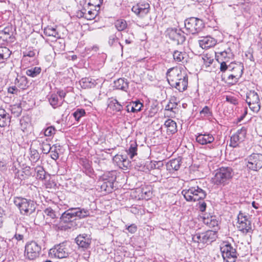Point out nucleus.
Segmentation results:
<instances>
[{"label": "nucleus", "instance_id": "f257e3e1", "mask_svg": "<svg viewBox=\"0 0 262 262\" xmlns=\"http://www.w3.org/2000/svg\"><path fill=\"white\" fill-rule=\"evenodd\" d=\"M169 84L179 92L186 90L188 85V77L178 68L169 69L166 73Z\"/></svg>", "mask_w": 262, "mask_h": 262}, {"label": "nucleus", "instance_id": "f03ea898", "mask_svg": "<svg viewBox=\"0 0 262 262\" xmlns=\"http://www.w3.org/2000/svg\"><path fill=\"white\" fill-rule=\"evenodd\" d=\"M15 205L19 209L21 214L29 215L33 213L36 209V204L34 201L23 198H16L14 199Z\"/></svg>", "mask_w": 262, "mask_h": 262}, {"label": "nucleus", "instance_id": "7ed1b4c3", "mask_svg": "<svg viewBox=\"0 0 262 262\" xmlns=\"http://www.w3.org/2000/svg\"><path fill=\"white\" fill-rule=\"evenodd\" d=\"M185 199L187 201L195 202L203 200L206 196V192L198 186L191 187L182 191Z\"/></svg>", "mask_w": 262, "mask_h": 262}, {"label": "nucleus", "instance_id": "20e7f679", "mask_svg": "<svg viewBox=\"0 0 262 262\" xmlns=\"http://www.w3.org/2000/svg\"><path fill=\"white\" fill-rule=\"evenodd\" d=\"M232 169L230 167H221L215 173L212 179L214 184L225 185L232 177Z\"/></svg>", "mask_w": 262, "mask_h": 262}, {"label": "nucleus", "instance_id": "39448f33", "mask_svg": "<svg viewBox=\"0 0 262 262\" xmlns=\"http://www.w3.org/2000/svg\"><path fill=\"white\" fill-rule=\"evenodd\" d=\"M217 237L216 232L208 230L204 233H197L192 235V241L197 243L208 244L215 240Z\"/></svg>", "mask_w": 262, "mask_h": 262}, {"label": "nucleus", "instance_id": "423d86ee", "mask_svg": "<svg viewBox=\"0 0 262 262\" xmlns=\"http://www.w3.org/2000/svg\"><path fill=\"white\" fill-rule=\"evenodd\" d=\"M245 161L247 167L249 170L257 171L262 168V154L253 153Z\"/></svg>", "mask_w": 262, "mask_h": 262}, {"label": "nucleus", "instance_id": "0eeeda50", "mask_svg": "<svg viewBox=\"0 0 262 262\" xmlns=\"http://www.w3.org/2000/svg\"><path fill=\"white\" fill-rule=\"evenodd\" d=\"M204 27L203 21L195 17H191L185 21V28L188 33L194 34L200 32Z\"/></svg>", "mask_w": 262, "mask_h": 262}, {"label": "nucleus", "instance_id": "6e6552de", "mask_svg": "<svg viewBox=\"0 0 262 262\" xmlns=\"http://www.w3.org/2000/svg\"><path fill=\"white\" fill-rule=\"evenodd\" d=\"M238 229L244 234L251 233L252 231L251 222L246 213L240 211L237 217Z\"/></svg>", "mask_w": 262, "mask_h": 262}, {"label": "nucleus", "instance_id": "1a4fd4ad", "mask_svg": "<svg viewBox=\"0 0 262 262\" xmlns=\"http://www.w3.org/2000/svg\"><path fill=\"white\" fill-rule=\"evenodd\" d=\"M246 102L253 112L257 113L260 108V100L257 93L250 91L247 94Z\"/></svg>", "mask_w": 262, "mask_h": 262}, {"label": "nucleus", "instance_id": "9d476101", "mask_svg": "<svg viewBox=\"0 0 262 262\" xmlns=\"http://www.w3.org/2000/svg\"><path fill=\"white\" fill-rule=\"evenodd\" d=\"M40 250V247L36 242H31L26 245L25 256L29 259H34L38 256Z\"/></svg>", "mask_w": 262, "mask_h": 262}, {"label": "nucleus", "instance_id": "9b49d317", "mask_svg": "<svg viewBox=\"0 0 262 262\" xmlns=\"http://www.w3.org/2000/svg\"><path fill=\"white\" fill-rule=\"evenodd\" d=\"M166 35L177 45L182 44L185 40L184 33L179 29L168 28L166 31Z\"/></svg>", "mask_w": 262, "mask_h": 262}, {"label": "nucleus", "instance_id": "f8f14e48", "mask_svg": "<svg viewBox=\"0 0 262 262\" xmlns=\"http://www.w3.org/2000/svg\"><path fill=\"white\" fill-rule=\"evenodd\" d=\"M149 8L150 6L148 3L143 2L138 3L134 6L132 10L138 16L143 17L148 13Z\"/></svg>", "mask_w": 262, "mask_h": 262}, {"label": "nucleus", "instance_id": "ddd939ff", "mask_svg": "<svg viewBox=\"0 0 262 262\" xmlns=\"http://www.w3.org/2000/svg\"><path fill=\"white\" fill-rule=\"evenodd\" d=\"M246 133V129L244 127L238 129L235 134L231 137L230 145L234 147H236L238 143L245 139Z\"/></svg>", "mask_w": 262, "mask_h": 262}, {"label": "nucleus", "instance_id": "4468645a", "mask_svg": "<svg viewBox=\"0 0 262 262\" xmlns=\"http://www.w3.org/2000/svg\"><path fill=\"white\" fill-rule=\"evenodd\" d=\"M97 9L90 8L89 10H87L85 8H83L77 12V16L79 18L84 17L88 20H92L98 15L99 9Z\"/></svg>", "mask_w": 262, "mask_h": 262}, {"label": "nucleus", "instance_id": "2eb2a0df", "mask_svg": "<svg viewBox=\"0 0 262 262\" xmlns=\"http://www.w3.org/2000/svg\"><path fill=\"white\" fill-rule=\"evenodd\" d=\"M54 253L55 256L59 258H63L67 257L69 254V249L64 243L60 244L55 246L52 250Z\"/></svg>", "mask_w": 262, "mask_h": 262}, {"label": "nucleus", "instance_id": "dca6fc26", "mask_svg": "<svg viewBox=\"0 0 262 262\" xmlns=\"http://www.w3.org/2000/svg\"><path fill=\"white\" fill-rule=\"evenodd\" d=\"M221 251L224 260L230 257H236L235 249L229 244H224L221 247Z\"/></svg>", "mask_w": 262, "mask_h": 262}, {"label": "nucleus", "instance_id": "f3484780", "mask_svg": "<svg viewBox=\"0 0 262 262\" xmlns=\"http://www.w3.org/2000/svg\"><path fill=\"white\" fill-rule=\"evenodd\" d=\"M235 71V72L233 74H231L228 76V80L231 81H229V83L234 84L237 82L238 78L242 76L243 73V67L239 64H235V66H233L232 68V70Z\"/></svg>", "mask_w": 262, "mask_h": 262}, {"label": "nucleus", "instance_id": "a211bd4d", "mask_svg": "<svg viewBox=\"0 0 262 262\" xmlns=\"http://www.w3.org/2000/svg\"><path fill=\"white\" fill-rule=\"evenodd\" d=\"M114 162L122 169H126L129 166L130 162L126 156L116 155L113 158Z\"/></svg>", "mask_w": 262, "mask_h": 262}, {"label": "nucleus", "instance_id": "6ab92c4d", "mask_svg": "<svg viewBox=\"0 0 262 262\" xmlns=\"http://www.w3.org/2000/svg\"><path fill=\"white\" fill-rule=\"evenodd\" d=\"M216 42L214 38L208 36L201 37L199 40V45L202 49H207L215 46Z\"/></svg>", "mask_w": 262, "mask_h": 262}, {"label": "nucleus", "instance_id": "aec40b11", "mask_svg": "<svg viewBox=\"0 0 262 262\" xmlns=\"http://www.w3.org/2000/svg\"><path fill=\"white\" fill-rule=\"evenodd\" d=\"M233 55L230 48H228L222 52L216 53V60L217 61H223L229 62L232 58Z\"/></svg>", "mask_w": 262, "mask_h": 262}, {"label": "nucleus", "instance_id": "412c9836", "mask_svg": "<svg viewBox=\"0 0 262 262\" xmlns=\"http://www.w3.org/2000/svg\"><path fill=\"white\" fill-rule=\"evenodd\" d=\"M214 140L213 136L210 134H199L196 137V141L199 144L205 145L212 143Z\"/></svg>", "mask_w": 262, "mask_h": 262}, {"label": "nucleus", "instance_id": "4be33fe9", "mask_svg": "<svg viewBox=\"0 0 262 262\" xmlns=\"http://www.w3.org/2000/svg\"><path fill=\"white\" fill-rule=\"evenodd\" d=\"M181 165V160L178 158L170 160L167 163L166 166L167 170L171 172L178 170L180 168Z\"/></svg>", "mask_w": 262, "mask_h": 262}, {"label": "nucleus", "instance_id": "5701e85b", "mask_svg": "<svg viewBox=\"0 0 262 262\" xmlns=\"http://www.w3.org/2000/svg\"><path fill=\"white\" fill-rule=\"evenodd\" d=\"M11 53V51L8 48H0V69L4 67L5 61L10 57Z\"/></svg>", "mask_w": 262, "mask_h": 262}, {"label": "nucleus", "instance_id": "b1692460", "mask_svg": "<svg viewBox=\"0 0 262 262\" xmlns=\"http://www.w3.org/2000/svg\"><path fill=\"white\" fill-rule=\"evenodd\" d=\"M38 141L41 145V149L43 154H48L52 149L50 140L46 137H40Z\"/></svg>", "mask_w": 262, "mask_h": 262}, {"label": "nucleus", "instance_id": "393cba45", "mask_svg": "<svg viewBox=\"0 0 262 262\" xmlns=\"http://www.w3.org/2000/svg\"><path fill=\"white\" fill-rule=\"evenodd\" d=\"M64 100H60L59 97L56 94H52L49 97V102L54 108H56L61 106Z\"/></svg>", "mask_w": 262, "mask_h": 262}, {"label": "nucleus", "instance_id": "a878e982", "mask_svg": "<svg viewBox=\"0 0 262 262\" xmlns=\"http://www.w3.org/2000/svg\"><path fill=\"white\" fill-rule=\"evenodd\" d=\"M108 107L115 112H120L123 109V104L117 99L111 98L110 99Z\"/></svg>", "mask_w": 262, "mask_h": 262}, {"label": "nucleus", "instance_id": "bb28decb", "mask_svg": "<svg viewBox=\"0 0 262 262\" xmlns=\"http://www.w3.org/2000/svg\"><path fill=\"white\" fill-rule=\"evenodd\" d=\"M173 58L177 62L184 63L186 61L187 55L184 52H181L178 50L174 51L173 53Z\"/></svg>", "mask_w": 262, "mask_h": 262}, {"label": "nucleus", "instance_id": "cd10ccee", "mask_svg": "<svg viewBox=\"0 0 262 262\" xmlns=\"http://www.w3.org/2000/svg\"><path fill=\"white\" fill-rule=\"evenodd\" d=\"M103 179H104L103 178ZM99 183L100 184V188L101 191L110 192L113 190L114 187V183L113 181L104 180V181H100Z\"/></svg>", "mask_w": 262, "mask_h": 262}, {"label": "nucleus", "instance_id": "c85d7f7f", "mask_svg": "<svg viewBox=\"0 0 262 262\" xmlns=\"http://www.w3.org/2000/svg\"><path fill=\"white\" fill-rule=\"evenodd\" d=\"M167 129V132L171 134L175 133L177 130V124L175 121L171 119H167L164 123Z\"/></svg>", "mask_w": 262, "mask_h": 262}, {"label": "nucleus", "instance_id": "c756f323", "mask_svg": "<svg viewBox=\"0 0 262 262\" xmlns=\"http://www.w3.org/2000/svg\"><path fill=\"white\" fill-rule=\"evenodd\" d=\"M9 115L6 111L0 107V126L4 127L9 122Z\"/></svg>", "mask_w": 262, "mask_h": 262}, {"label": "nucleus", "instance_id": "7c9ffc66", "mask_svg": "<svg viewBox=\"0 0 262 262\" xmlns=\"http://www.w3.org/2000/svg\"><path fill=\"white\" fill-rule=\"evenodd\" d=\"M76 242L77 244L82 248H86L90 245V241L88 238H86L83 236L79 235L76 239Z\"/></svg>", "mask_w": 262, "mask_h": 262}, {"label": "nucleus", "instance_id": "2f4dec72", "mask_svg": "<svg viewBox=\"0 0 262 262\" xmlns=\"http://www.w3.org/2000/svg\"><path fill=\"white\" fill-rule=\"evenodd\" d=\"M114 87L117 89L125 90L128 88V83L124 79L119 78L115 81Z\"/></svg>", "mask_w": 262, "mask_h": 262}, {"label": "nucleus", "instance_id": "473e14b6", "mask_svg": "<svg viewBox=\"0 0 262 262\" xmlns=\"http://www.w3.org/2000/svg\"><path fill=\"white\" fill-rule=\"evenodd\" d=\"M202 58L203 60V66L206 68L209 67L213 61V56L210 54L206 53L203 54L202 55Z\"/></svg>", "mask_w": 262, "mask_h": 262}, {"label": "nucleus", "instance_id": "72a5a7b5", "mask_svg": "<svg viewBox=\"0 0 262 262\" xmlns=\"http://www.w3.org/2000/svg\"><path fill=\"white\" fill-rule=\"evenodd\" d=\"M44 33L48 36H53L55 38L59 37V34L57 32L56 29L51 27H47L44 29Z\"/></svg>", "mask_w": 262, "mask_h": 262}, {"label": "nucleus", "instance_id": "f704fd0d", "mask_svg": "<svg viewBox=\"0 0 262 262\" xmlns=\"http://www.w3.org/2000/svg\"><path fill=\"white\" fill-rule=\"evenodd\" d=\"M137 145L136 142H132L130 144L129 149L127 150L128 155L130 159H133L137 153Z\"/></svg>", "mask_w": 262, "mask_h": 262}, {"label": "nucleus", "instance_id": "c9c22d12", "mask_svg": "<svg viewBox=\"0 0 262 262\" xmlns=\"http://www.w3.org/2000/svg\"><path fill=\"white\" fill-rule=\"evenodd\" d=\"M73 219L74 217L72 216L69 209L62 213L60 217L61 222L64 223H69Z\"/></svg>", "mask_w": 262, "mask_h": 262}, {"label": "nucleus", "instance_id": "e433bc0d", "mask_svg": "<svg viewBox=\"0 0 262 262\" xmlns=\"http://www.w3.org/2000/svg\"><path fill=\"white\" fill-rule=\"evenodd\" d=\"M41 72V69L39 67H34L27 70L26 74L28 76L35 77Z\"/></svg>", "mask_w": 262, "mask_h": 262}, {"label": "nucleus", "instance_id": "4c0bfd02", "mask_svg": "<svg viewBox=\"0 0 262 262\" xmlns=\"http://www.w3.org/2000/svg\"><path fill=\"white\" fill-rule=\"evenodd\" d=\"M108 42L109 45L111 46H115L117 43H118L120 47H121L122 52H123V46L119 42H118V38H117V37L116 36V35L113 34V35H111L109 37V39H108Z\"/></svg>", "mask_w": 262, "mask_h": 262}, {"label": "nucleus", "instance_id": "58836bf2", "mask_svg": "<svg viewBox=\"0 0 262 262\" xmlns=\"http://www.w3.org/2000/svg\"><path fill=\"white\" fill-rule=\"evenodd\" d=\"M218 62L220 63V70L223 72H225L228 69H230V70H232V68L235 66V64H236V63H231L227 66V61H218Z\"/></svg>", "mask_w": 262, "mask_h": 262}, {"label": "nucleus", "instance_id": "ea45409f", "mask_svg": "<svg viewBox=\"0 0 262 262\" xmlns=\"http://www.w3.org/2000/svg\"><path fill=\"white\" fill-rule=\"evenodd\" d=\"M10 38V28L6 27L3 30L0 31V38L7 40Z\"/></svg>", "mask_w": 262, "mask_h": 262}, {"label": "nucleus", "instance_id": "a19ab883", "mask_svg": "<svg viewBox=\"0 0 262 262\" xmlns=\"http://www.w3.org/2000/svg\"><path fill=\"white\" fill-rule=\"evenodd\" d=\"M80 84L81 87L84 89L91 88L94 85V83L91 82L88 78H82L80 81Z\"/></svg>", "mask_w": 262, "mask_h": 262}, {"label": "nucleus", "instance_id": "79ce46f5", "mask_svg": "<svg viewBox=\"0 0 262 262\" xmlns=\"http://www.w3.org/2000/svg\"><path fill=\"white\" fill-rule=\"evenodd\" d=\"M115 26L118 31H121L126 28L127 24L125 20L120 19L116 21Z\"/></svg>", "mask_w": 262, "mask_h": 262}, {"label": "nucleus", "instance_id": "37998d69", "mask_svg": "<svg viewBox=\"0 0 262 262\" xmlns=\"http://www.w3.org/2000/svg\"><path fill=\"white\" fill-rule=\"evenodd\" d=\"M78 218L82 219L90 215V211L88 209L81 208H77Z\"/></svg>", "mask_w": 262, "mask_h": 262}, {"label": "nucleus", "instance_id": "c03bdc74", "mask_svg": "<svg viewBox=\"0 0 262 262\" xmlns=\"http://www.w3.org/2000/svg\"><path fill=\"white\" fill-rule=\"evenodd\" d=\"M208 220L209 219H204V223L208 225L209 227H214L217 226L218 222L216 220L212 219V216L211 217L210 222H208Z\"/></svg>", "mask_w": 262, "mask_h": 262}, {"label": "nucleus", "instance_id": "a18cd8bd", "mask_svg": "<svg viewBox=\"0 0 262 262\" xmlns=\"http://www.w3.org/2000/svg\"><path fill=\"white\" fill-rule=\"evenodd\" d=\"M56 129L54 127L51 126L47 127L44 131L45 137H51L55 133Z\"/></svg>", "mask_w": 262, "mask_h": 262}, {"label": "nucleus", "instance_id": "49530a36", "mask_svg": "<svg viewBox=\"0 0 262 262\" xmlns=\"http://www.w3.org/2000/svg\"><path fill=\"white\" fill-rule=\"evenodd\" d=\"M103 0H89L88 5L99 9L100 6Z\"/></svg>", "mask_w": 262, "mask_h": 262}, {"label": "nucleus", "instance_id": "de8ad7c7", "mask_svg": "<svg viewBox=\"0 0 262 262\" xmlns=\"http://www.w3.org/2000/svg\"><path fill=\"white\" fill-rule=\"evenodd\" d=\"M85 111L83 109H78L74 113L73 116L77 121H78L80 118L83 116L85 114Z\"/></svg>", "mask_w": 262, "mask_h": 262}, {"label": "nucleus", "instance_id": "09e8293b", "mask_svg": "<svg viewBox=\"0 0 262 262\" xmlns=\"http://www.w3.org/2000/svg\"><path fill=\"white\" fill-rule=\"evenodd\" d=\"M45 185L46 187L49 189H55L57 187L56 183L52 179H50L47 181L45 183Z\"/></svg>", "mask_w": 262, "mask_h": 262}, {"label": "nucleus", "instance_id": "8fccbe9b", "mask_svg": "<svg viewBox=\"0 0 262 262\" xmlns=\"http://www.w3.org/2000/svg\"><path fill=\"white\" fill-rule=\"evenodd\" d=\"M37 169V177L39 179L43 180L45 178V171L42 167L39 166L36 168Z\"/></svg>", "mask_w": 262, "mask_h": 262}, {"label": "nucleus", "instance_id": "3c124183", "mask_svg": "<svg viewBox=\"0 0 262 262\" xmlns=\"http://www.w3.org/2000/svg\"><path fill=\"white\" fill-rule=\"evenodd\" d=\"M44 213L51 219H54L56 217L55 212L51 208H48L45 209Z\"/></svg>", "mask_w": 262, "mask_h": 262}, {"label": "nucleus", "instance_id": "603ef678", "mask_svg": "<svg viewBox=\"0 0 262 262\" xmlns=\"http://www.w3.org/2000/svg\"><path fill=\"white\" fill-rule=\"evenodd\" d=\"M132 104H134V107H135V110L136 113L141 110V108L143 106V104L139 101L132 102Z\"/></svg>", "mask_w": 262, "mask_h": 262}, {"label": "nucleus", "instance_id": "864d4df0", "mask_svg": "<svg viewBox=\"0 0 262 262\" xmlns=\"http://www.w3.org/2000/svg\"><path fill=\"white\" fill-rule=\"evenodd\" d=\"M31 159L34 162H36L39 159V154L37 150L31 151Z\"/></svg>", "mask_w": 262, "mask_h": 262}, {"label": "nucleus", "instance_id": "5fc2aeb1", "mask_svg": "<svg viewBox=\"0 0 262 262\" xmlns=\"http://www.w3.org/2000/svg\"><path fill=\"white\" fill-rule=\"evenodd\" d=\"M226 99L227 101L231 104L235 105L238 103L237 99L232 96H226Z\"/></svg>", "mask_w": 262, "mask_h": 262}, {"label": "nucleus", "instance_id": "6e6d98bb", "mask_svg": "<svg viewBox=\"0 0 262 262\" xmlns=\"http://www.w3.org/2000/svg\"><path fill=\"white\" fill-rule=\"evenodd\" d=\"M200 114L204 116H209L210 114V112L209 107L207 106H205L203 110L200 112Z\"/></svg>", "mask_w": 262, "mask_h": 262}, {"label": "nucleus", "instance_id": "4d7b16f0", "mask_svg": "<svg viewBox=\"0 0 262 262\" xmlns=\"http://www.w3.org/2000/svg\"><path fill=\"white\" fill-rule=\"evenodd\" d=\"M126 108L127 112L136 113L135 110V107H134V104H132V102H130L126 105Z\"/></svg>", "mask_w": 262, "mask_h": 262}, {"label": "nucleus", "instance_id": "13d9d810", "mask_svg": "<svg viewBox=\"0 0 262 262\" xmlns=\"http://www.w3.org/2000/svg\"><path fill=\"white\" fill-rule=\"evenodd\" d=\"M69 210L71 213L72 214V216L74 217V219L76 217H78L77 208H72L69 209Z\"/></svg>", "mask_w": 262, "mask_h": 262}, {"label": "nucleus", "instance_id": "bf43d9fd", "mask_svg": "<svg viewBox=\"0 0 262 262\" xmlns=\"http://www.w3.org/2000/svg\"><path fill=\"white\" fill-rule=\"evenodd\" d=\"M127 230L129 232L131 233H134L136 232L137 228V226L135 224H132L130 226H129L127 228Z\"/></svg>", "mask_w": 262, "mask_h": 262}, {"label": "nucleus", "instance_id": "052dcab7", "mask_svg": "<svg viewBox=\"0 0 262 262\" xmlns=\"http://www.w3.org/2000/svg\"><path fill=\"white\" fill-rule=\"evenodd\" d=\"M56 94L58 95L60 100H63L64 98L66 96V93L64 91H62V90L58 91Z\"/></svg>", "mask_w": 262, "mask_h": 262}, {"label": "nucleus", "instance_id": "680f3d73", "mask_svg": "<svg viewBox=\"0 0 262 262\" xmlns=\"http://www.w3.org/2000/svg\"><path fill=\"white\" fill-rule=\"evenodd\" d=\"M177 105V103H169L166 106V109L167 110L172 111L173 109L175 108Z\"/></svg>", "mask_w": 262, "mask_h": 262}, {"label": "nucleus", "instance_id": "e2e57ef3", "mask_svg": "<svg viewBox=\"0 0 262 262\" xmlns=\"http://www.w3.org/2000/svg\"><path fill=\"white\" fill-rule=\"evenodd\" d=\"M51 157L53 160H57L59 157L58 151L51 150Z\"/></svg>", "mask_w": 262, "mask_h": 262}, {"label": "nucleus", "instance_id": "0e129e2a", "mask_svg": "<svg viewBox=\"0 0 262 262\" xmlns=\"http://www.w3.org/2000/svg\"><path fill=\"white\" fill-rule=\"evenodd\" d=\"M19 81H21L23 83H24V86H22L21 88L23 89H25L24 87L26 86V84L27 83L26 78L24 77H20L18 82H19Z\"/></svg>", "mask_w": 262, "mask_h": 262}, {"label": "nucleus", "instance_id": "69168bd1", "mask_svg": "<svg viewBox=\"0 0 262 262\" xmlns=\"http://www.w3.org/2000/svg\"><path fill=\"white\" fill-rule=\"evenodd\" d=\"M14 237L17 241H21L23 239L24 235L23 234L16 233Z\"/></svg>", "mask_w": 262, "mask_h": 262}, {"label": "nucleus", "instance_id": "338daca9", "mask_svg": "<svg viewBox=\"0 0 262 262\" xmlns=\"http://www.w3.org/2000/svg\"><path fill=\"white\" fill-rule=\"evenodd\" d=\"M206 208V204L205 202H203L200 204L199 209L202 212H203L205 210Z\"/></svg>", "mask_w": 262, "mask_h": 262}, {"label": "nucleus", "instance_id": "774afa93", "mask_svg": "<svg viewBox=\"0 0 262 262\" xmlns=\"http://www.w3.org/2000/svg\"><path fill=\"white\" fill-rule=\"evenodd\" d=\"M17 88L15 86L10 87L8 90V92L9 93L14 94L15 93V91H17Z\"/></svg>", "mask_w": 262, "mask_h": 262}]
</instances>
